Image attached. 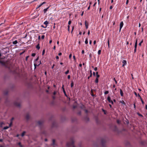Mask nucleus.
I'll return each instance as SVG.
<instances>
[{"instance_id":"obj_1","label":"nucleus","mask_w":147,"mask_h":147,"mask_svg":"<svg viewBox=\"0 0 147 147\" xmlns=\"http://www.w3.org/2000/svg\"><path fill=\"white\" fill-rule=\"evenodd\" d=\"M74 140L73 139H71V142L67 143V146L68 147H71V146H72V147H75V146L74 145Z\"/></svg>"},{"instance_id":"obj_2","label":"nucleus","mask_w":147,"mask_h":147,"mask_svg":"<svg viewBox=\"0 0 147 147\" xmlns=\"http://www.w3.org/2000/svg\"><path fill=\"white\" fill-rule=\"evenodd\" d=\"M106 140L105 139L102 138L101 140V143L102 147H105V145L106 143Z\"/></svg>"},{"instance_id":"obj_3","label":"nucleus","mask_w":147,"mask_h":147,"mask_svg":"<svg viewBox=\"0 0 147 147\" xmlns=\"http://www.w3.org/2000/svg\"><path fill=\"white\" fill-rule=\"evenodd\" d=\"M107 100L109 103H111L112 105L113 104V102L111 100V98L109 96L107 98Z\"/></svg>"},{"instance_id":"obj_4","label":"nucleus","mask_w":147,"mask_h":147,"mask_svg":"<svg viewBox=\"0 0 147 147\" xmlns=\"http://www.w3.org/2000/svg\"><path fill=\"white\" fill-rule=\"evenodd\" d=\"M140 144L143 145H145L147 144V142L145 140L141 141L140 142Z\"/></svg>"},{"instance_id":"obj_5","label":"nucleus","mask_w":147,"mask_h":147,"mask_svg":"<svg viewBox=\"0 0 147 147\" xmlns=\"http://www.w3.org/2000/svg\"><path fill=\"white\" fill-rule=\"evenodd\" d=\"M0 63L3 65L7 67V66L6 65V63L3 61H1L0 60Z\"/></svg>"},{"instance_id":"obj_6","label":"nucleus","mask_w":147,"mask_h":147,"mask_svg":"<svg viewBox=\"0 0 147 147\" xmlns=\"http://www.w3.org/2000/svg\"><path fill=\"white\" fill-rule=\"evenodd\" d=\"M14 105L18 107H20V103H18L16 102H15L14 103Z\"/></svg>"},{"instance_id":"obj_7","label":"nucleus","mask_w":147,"mask_h":147,"mask_svg":"<svg viewBox=\"0 0 147 147\" xmlns=\"http://www.w3.org/2000/svg\"><path fill=\"white\" fill-rule=\"evenodd\" d=\"M85 24L86 29H87L88 27V24L86 20L85 22Z\"/></svg>"},{"instance_id":"obj_8","label":"nucleus","mask_w":147,"mask_h":147,"mask_svg":"<svg viewBox=\"0 0 147 147\" xmlns=\"http://www.w3.org/2000/svg\"><path fill=\"white\" fill-rule=\"evenodd\" d=\"M123 64L122 65V66L123 67L124 66L127 64V61L126 60H123L122 61Z\"/></svg>"},{"instance_id":"obj_9","label":"nucleus","mask_w":147,"mask_h":147,"mask_svg":"<svg viewBox=\"0 0 147 147\" xmlns=\"http://www.w3.org/2000/svg\"><path fill=\"white\" fill-rule=\"evenodd\" d=\"M49 7L50 6H49L46 8L45 9H43V11L44 12V13H46L47 11L48 10V9H49Z\"/></svg>"},{"instance_id":"obj_10","label":"nucleus","mask_w":147,"mask_h":147,"mask_svg":"<svg viewBox=\"0 0 147 147\" xmlns=\"http://www.w3.org/2000/svg\"><path fill=\"white\" fill-rule=\"evenodd\" d=\"M37 123L39 126H40L43 124V122L40 121H38Z\"/></svg>"},{"instance_id":"obj_11","label":"nucleus","mask_w":147,"mask_h":147,"mask_svg":"<svg viewBox=\"0 0 147 147\" xmlns=\"http://www.w3.org/2000/svg\"><path fill=\"white\" fill-rule=\"evenodd\" d=\"M90 75L88 77V79H89L92 76V71L91 70H90Z\"/></svg>"},{"instance_id":"obj_12","label":"nucleus","mask_w":147,"mask_h":147,"mask_svg":"<svg viewBox=\"0 0 147 147\" xmlns=\"http://www.w3.org/2000/svg\"><path fill=\"white\" fill-rule=\"evenodd\" d=\"M55 140L54 139L53 140L52 143L51 144V145L53 146V147H55Z\"/></svg>"},{"instance_id":"obj_13","label":"nucleus","mask_w":147,"mask_h":147,"mask_svg":"<svg viewBox=\"0 0 147 147\" xmlns=\"http://www.w3.org/2000/svg\"><path fill=\"white\" fill-rule=\"evenodd\" d=\"M138 39H136V40L135 45H134V48H137V44H138Z\"/></svg>"},{"instance_id":"obj_14","label":"nucleus","mask_w":147,"mask_h":147,"mask_svg":"<svg viewBox=\"0 0 147 147\" xmlns=\"http://www.w3.org/2000/svg\"><path fill=\"white\" fill-rule=\"evenodd\" d=\"M123 25V21L121 22L120 24V27L121 28Z\"/></svg>"},{"instance_id":"obj_15","label":"nucleus","mask_w":147,"mask_h":147,"mask_svg":"<svg viewBox=\"0 0 147 147\" xmlns=\"http://www.w3.org/2000/svg\"><path fill=\"white\" fill-rule=\"evenodd\" d=\"M120 95H121V96H123V92L122 90L121 89H120Z\"/></svg>"},{"instance_id":"obj_16","label":"nucleus","mask_w":147,"mask_h":147,"mask_svg":"<svg viewBox=\"0 0 147 147\" xmlns=\"http://www.w3.org/2000/svg\"><path fill=\"white\" fill-rule=\"evenodd\" d=\"M119 102L120 103H122V104H123V105H126V104H125V102L123 100L120 101H119Z\"/></svg>"},{"instance_id":"obj_17","label":"nucleus","mask_w":147,"mask_h":147,"mask_svg":"<svg viewBox=\"0 0 147 147\" xmlns=\"http://www.w3.org/2000/svg\"><path fill=\"white\" fill-rule=\"evenodd\" d=\"M36 48L38 50L40 49V46L39 44H38L36 46Z\"/></svg>"},{"instance_id":"obj_18","label":"nucleus","mask_w":147,"mask_h":147,"mask_svg":"<svg viewBox=\"0 0 147 147\" xmlns=\"http://www.w3.org/2000/svg\"><path fill=\"white\" fill-rule=\"evenodd\" d=\"M44 24L47 26V25L49 24V22L47 21H46L44 22Z\"/></svg>"},{"instance_id":"obj_19","label":"nucleus","mask_w":147,"mask_h":147,"mask_svg":"<svg viewBox=\"0 0 147 147\" xmlns=\"http://www.w3.org/2000/svg\"><path fill=\"white\" fill-rule=\"evenodd\" d=\"M26 119L27 120H28L29 119V116L28 114H27L26 117Z\"/></svg>"},{"instance_id":"obj_20","label":"nucleus","mask_w":147,"mask_h":147,"mask_svg":"<svg viewBox=\"0 0 147 147\" xmlns=\"http://www.w3.org/2000/svg\"><path fill=\"white\" fill-rule=\"evenodd\" d=\"M74 85V83L73 81H71V88H72Z\"/></svg>"},{"instance_id":"obj_21","label":"nucleus","mask_w":147,"mask_h":147,"mask_svg":"<svg viewBox=\"0 0 147 147\" xmlns=\"http://www.w3.org/2000/svg\"><path fill=\"white\" fill-rule=\"evenodd\" d=\"M39 65V64H38V65H37V64L35 62V63H34V68L36 69V66H38Z\"/></svg>"},{"instance_id":"obj_22","label":"nucleus","mask_w":147,"mask_h":147,"mask_svg":"<svg viewBox=\"0 0 147 147\" xmlns=\"http://www.w3.org/2000/svg\"><path fill=\"white\" fill-rule=\"evenodd\" d=\"M18 42L17 40H16L13 42V44L14 45H16L18 43Z\"/></svg>"},{"instance_id":"obj_23","label":"nucleus","mask_w":147,"mask_h":147,"mask_svg":"<svg viewBox=\"0 0 147 147\" xmlns=\"http://www.w3.org/2000/svg\"><path fill=\"white\" fill-rule=\"evenodd\" d=\"M80 108L81 109H83L84 110V109H85V106L83 105H82V106H81V107H80Z\"/></svg>"},{"instance_id":"obj_24","label":"nucleus","mask_w":147,"mask_h":147,"mask_svg":"<svg viewBox=\"0 0 147 147\" xmlns=\"http://www.w3.org/2000/svg\"><path fill=\"white\" fill-rule=\"evenodd\" d=\"M137 114L140 117H143V115L141 114H140V113H138V112L137 113Z\"/></svg>"},{"instance_id":"obj_25","label":"nucleus","mask_w":147,"mask_h":147,"mask_svg":"<svg viewBox=\"0 0 147 147\" xmlns=\"http://www.w3.org/2000/svg\"><path fill=\"white\" fill-rule=\"evenodd\" d=\"M85 119L86 121H88L89 120V119L87 116H86L85 118Z\"/></svg>"},{"instance_id":"obj_26","label":"nucleus","mask_w":147,"mask_h":147,"mask_svg":"<svg viewBox=\"0 0 147 147\" xmlns=\"http://www.w3.org/2000/svg\"><path fill=\"white\" fill-rule=\"evenodd\" d=\"M88 39L87 38H86V40H85V43L86 44H87L88 43Z\"/></svg>"},{"instance_id":"obj_27","label":"nucleus","mask_w":147,"mask_h":147,"mask_svg":"<svg viewBox=\"0 0 147 147\" xmlns=\"http://www.w3.org/2000/svg\"><path fill=\"white\" fill-rule=\"evenodd\" d=\"M8 93V91H6L4 92V94L5 95H7Z\"/></svg>"},{"instance_id":"obj_28","label":"nucleus","mask_w":147,"mask_h":147,"mask_svg":"<svg viewBox=\"0 0 147 147\" xmlns=\"http://www.w3.org/2000/svg\"><path fill=\"white\" fill-rule=\"evenodd\" d=\"M98 82V79L97 78H96L95 80V83H97Z\"/></svg>"},{"instance_id":"obj_29","label":"nucleus","mask_w":147,"mask_h":147,"mask_svg":"<svg viewBox=\"0 0 147 147\" xmlns=\"http://www.w3.org/2000/svg\"><path fill=\"white\" fill-rule=\"evenodd\" d=\"M9 128V127L6 126L4 127L3 129H7Z\"/></svg>"},{"instance_id":"obj_30","label":"nucleus","mask_w":147,"mask_h":147,"mask_svg":"<svg viewBox=\"0 0 147 147\" xmlns=\"http://www.w3.org/2000/svg\"><path fill=\"white\" fill-rule=\"evenodd\" d=\"M46 3V2H44L40 4L39 5L40 6V7H41L42 5L44 4H45Z\"/></svg>"},{"instance_id":"obj_31","label":"nucleus","mask_w":147,"mask_h":147,"mask_svg":"<svg viewBox=\"0 0 147 147\" xmlns=\"http://www.w3.org/2000/svg\"><path fill=\"white\" fill-rule=\"evenodd\" d=\"M143 40H141V41L140 42V43H139V45L140 46L141 45L142 43H143Z\"/></svg>"},{"instance_id":"obj_32","label":"nucleus","mask_w":147,"mask_h":147,"mask_svg":"<svg viewBox=\"0 0 147 147\" xmlns=\"http://www.w3.org/2000/svg\"><path fill=\"white\" fill-rule=\"evenodd\" d=\"M13 122L10 121V123L9 124V127H11L12 125Z\"/></svg>"},{"instance_id":"obj_33","label":"nucleus","mask_w":147,"mask_h":147,"mask_svg":"<svg viewBox=\"0 0 147 147\" xmlns=\"http://www.w3.org/2000/svg\"><path fill=\"white\" fill-rule=\"evenodd\" d=\"M25 133H26L25 131H24L22 133V134H21V136H22V137H23V136H24V135L25 134Z\"/></svg>"},{"instance_id":"obj_34","label":"nucleus","mask_w":147,"mask_h":147,"mask_svg":"<svg viewBox=\"0 0 147 147\" xmlns=\"http://www.w3.org/2000/svg\"><path fill=\"white\" fill-rule=\"evenodd\" d=\"M63 92L64 93V94H65V95L67 97V95L66 94V92H65V90H63Z\"/></svg>"},{"instance_id":"obj_35","label":"nucleus","mask_w":147,"mask_h":147,"mask_svg":"<svg viewBox=\"0 0 147 147\" xmlns=\"http://www.w3.org/2000/svg\"><path fill=\"white\" fill-rule=\"evenodd\" d=\"M39 59V57H38L35 60V62L37 64V61H38V60Z\"/></svg>"},{"instance_id":"obj_36","label":"nucleus","mask_w":147,"mask_h":147,"mask_svg":"<svg viewBox=\"0 0 147 147\" xmlns=\"http://www.w3.org/2000/svg\"><path fill=\"white\" fill-rule=\"evenodd\" d=\"M84 110L85 111L86 113H88V111L87 110L85 109H84Z\"/></svg>"},{"instance_id":"obj_37","label":"nucleus","mask_w":147,"mask_h":147,"mask_svg":"<svg viewBox=\"0 0 147 147\" xmlns=\"http://www.w3.org/2000/svg\"><path fill=\"white\" fill-rule=\"evenodd\" d=\"M109 93V91H108V90L104 92V94H108Z\"/></svg>"},{"instance_id":"obj_38","label":"nucleus","mask_w":147,"mask_h":147,"mask_svg":"<svg viewBox=\"0 0 147 147\" xmlns=\"http://www.w3.org/2000/svg\"><path fill=\"white\" fill-rule=\"evenodd\" d=\"M101 50H99L98 51V55H100L101 53Z\"/></svg>"},{"instance_id":"obj_39","label":"nucleus","mask_w":147,"mask_h":147,"mask_svg":"<svg viewBox=\"0 0 147 147\" xmlns=\"http://www.w3.org/2000/svg\"><path fill=\"white\" fill-rule=\"evenodd\" d=\"M45 52V49H44V50H43L42 51V55H44Z\"/></svg>"},{"instance_id":"obj_40","label":"nucleus","mask_w":147,"mask_h":147,"mask_svg":"<svg viewBox=\"0 0 147 147\" xmlns=\"http://www.w3.org/2000/svg\"><path fill=\"white\" fill-rule=\"evenodd\" d=\"M91 95L92 96H95L93 94V92L92 91V90L91 91Z\"/></svg>"},{"instance_id":"obj_41","label":"nucleus","mask_w":147,"mask_h":147,"mask_svg":"<svg viewBox=\"0 0 147 147\" xmlns=\"http://www.w3.org/2000/svg\"><path fill=\"white\" fill-rule=\"evenodd\" d=\"M69 70L68 69L65 72V74H68L69 73Z\"/></svg>"},{"instance_id":"obj_42","label":"nucleus","mask_w":147,"mask_h":147,"mask_svg":"<svg viewBox=\"0 0 147 147\" xmlns=\"http://www.w3.org/2000/svg\"><path fill=\"white\" fill-rule=\"evenodd\" d=\"M3 122H1L0 123V126L1 127H2V125L3 124Z\"/></svg>"},{"instance_id":"obj_43","label":"nucleus","mask_w":147,"mask_h":147,"mask_svg":"<svg viewBox=\"0 0 147 147\" xmlns=\"http://www.w3.org/2000/svg\"><path fill=\"white\" fill-rule=\"evenodd\" d=\"M18 144L20 147H22V146L21 145V143L20 142H19Z\"/></svg>"},{"instance_id":"obj_44","label":"nucleus","mask_w":147,"mask_h":147,"mask_svg":"<svg viewBox=\"0 0 147 147\" xmlns=\"http://www.w3.org/2000/svg\"><path fill=\"white\" fill-rule=\"evenodd\" d=\"M73 58L74 60L75 61H76V58L75 56V55H74L73 56Z\"/></svg>"},{"instance_id":"obj_45","label":"nucleus","mask_w":147,"mask_h":147,"mask_svg":"<svg viewBox=\"0 0 147 147\" xmlns=\"http://www.w3.org/2000/svg\"><path fill=\"white\" fill-rule=\"evenodd\" d=\"M32 57H34L36 55V53H33L32 54Z\"/></svg>"},{"instance_id":"obj_46","label":"nucleus","mask_w":147,"mask_h":147,"mask_svg":"<svg viewBox=\"0 0 147 147\" xmlns=\"http://www.w3.org/2000/svg\"><path fill=\"white\" fill-rule=\"evenodd\" d=\"M113 80L115 81V83L116 84H117V80H116L115 79V78H113Z\"/></svg>"},{"instance_id":"obj_47","label":"nucleus","mask_w":147,"mask_h":147,"mask_svg":"<svg viewBox=\"0 0 147 147\" xmlns=\"http://www.w3.org/2000/svg\"><path fill=\"white\" fill-rule=\"evenodd\" d=\"M137 48H134V53H135L136 51Z\"/></svg>"},{"instance_id":"obj_48","label":"nucleus","mask_w":147,"mask_h":147,"mask_svg":"<svg viewBox=\"0 0 147 147\" xmlns=\"http://www.w3.org/2000/svg\"><path fill=\"white\" fill-rule=\"evenodd\" d=\"M108 47L109 48V40L108 39Z\"/></svg>"},{"instance_id":"obj_49","label":"nucleus","mask_w":147,"mask_h":147,"mask_svg":"<svg viewBox=\"0 0 147 147\" xmlns=\"http://www.w3.org/2000/svg\"><path fill=\"white\" fill-rule=\"evenodd\" d=\"M45 37V36L44 35H42L41 36V38L42 39H43Z\"/></svg>"},{"instance_id":"obj_50","label":"nucleus","mask_w":147,"mask_h":147,"mask_svg":"<svg viewBox=\"0 0 147 147\" xmlns=\"http://www.w3.org/2000/svg\"><path fill=\"white\" fill-rule=\"evenodd\" d=\"M92 57V54H91L90 53L89 54V58H90V59H91Z\"/></svg>"},{"instance_id":"obj_51","label":"nucleus","mask_w":147,"mask_h":147,"mask_svg":"<svg viewBox=\"0 0 147 147\" xmlns=\"http://www.w3.org/2000/svg\"><path fill=\"white\" fill-rule=\"evenodd\" d=\"M140 100H141V102H142V104H144V101L143 100H142V98H141Z\"/></svg>"},{"instance_id":"obj_52","label":"nucleus","mask_w":147,"mask_h":147,"mask_svg":"<svg viewBox=\"0 0 147 147\" xmlns=\"http://www.w3.org/2000/svg\"><path fill=\"white\" fill-rule=\"evenodd\" d=\"M71 20H69L68 22V24H69V25L71 24Z\"/></svg>"},{"instance_id":"obj_53","label":"nucleus","mask_w":147,"mask_h":147,"mask_svg":"<svg viewBox=\"0 0 147 147\" xmlns=\"http://www.w3.org/2000/svg\"><path fill=\"white\" fill-rule=\"evenodd\" d=\"M29 57V56H27L26 57V61H27V60H28V58Z\"/></svg>"},{"instance_id":"obj_54","label":"nucleus","mask_w":147,"mask_h":147,"mask_svg":"<svg viewBox=\"0 0 147 147\" xmlns=\"http://www.w3.org/2000/svg\"><path fill=\"white\" fill-rule=\"evenodd\" d=\"M98 69H97V67H95L94 68V70L95 71H96Z\"/></svg>"},{"instance_id":"obj_55","label":"nucleus","mask_w":147,"mask_h":147,"mask_svg":"<svg viewBox=\"0 0 147 147\" xmlns=\"http://www.w3.org/2000/svg\"><path fill=\"white\" fill-rule=\"evenodd\" d=\"M72 57V54H70L69 55V58L70 59H71V58Z\"/></svg>"},{"instance_id":"obj_56","label":"nucleus","mask_w":147,"mask_h":147,"mask_svg":"<svg viewBox=\"0 0 147 147\" xmlns=\"http://www.w3.org/2000/svg\"><path fill=\"white\" fill-rule=\"evenodd\" d=\"M96 78H97L98 79V78L100 77V75L99 74L96 75Z\"/></svg>"},{"instance_id":"obj_57","label":"nucleus","mask_w":147,"mask_h":147,"mask_svg":"<svg viewBox=\"0 0 147 147\" xmlns=\"http://www.w3.org/2000/svg\"><path fill=\"white\" fill-rule=\"evenodd\" d=\"M14 119V118L13 117H12L10 120V121L12 122V121H13V120Z\"/></svg>"},{"instance_id":"obj_58","label":"nucleus","mask_w":147,"mask_h":147,"mask_svg":"<svg viewBox=\"0 0 147 147\" xmlns=\"http://www.w3.org/2000/svg\"><path fill=\"white\" fill-rule=\"evenodd\" d=\"M41 27H42L44 28H46L47 27V26H43L42 25H41Z\"/></svg>"},{"instance_id":"obj_59","label":"nucleus","mask_w":147,"mask_h":147,"mask_svg":"<svg viewBox=\"0 0 147 147\" xmlns=\"http://www.w3.org/2000/svg\"><path fill=\"white\" fill-rule=\"evenodd\" d=\"M137 96L139 97L140 98V99H141V98H142L139 94H138L137 95Z\"/></svg>"},{"instance_id":"obj_60","label":"nucleus","mask_w":147,"mask_h":147,"mask_svg":"<svg viewBox=\"0 0 147 147\" xmlns=\"http://www.w3.org/2000/svg\"><path fill=\"white\" fill-rule=\"evenodd\" d=\"M78 114L79 115H80L81 114V111H79V112L78 113Z\"/></svg>"},{"instance_id":"obj_61","label":"nucleus","mask_w":147,"mask_h":147,"mask_svg":"<svg viewBox=\"0 0 147 147\" xmlns=\"http://www.w3.org/2000/svg\"><path fill=\"white\" fill-rule=\"evenodd\" d=\"M134 94H135V96H137V94L136 93V92H134Z\"/></svg>"},{"instance_id":"obj_62","label":"nucleus","mask_w":147,"mask_h":147,"mask_svg":"<svg viewBox=\"0 0 147 147\" xmlns=\"http://www.w3.org/2000/svg\"><path fill=\"white\" fill-rule=\"evenodd\" d=\"M128 2H129V0H127L126 2V5H127L128 4Z\"/></svg>"},{"instance_id":"obj_63","label":"nucleus","mask_w":147,"mask_h":147,"mask_svg":"<svg viewBox=\"0 0 147 147\" xmlns=\"http://www.w3.org/2000/svg\"><path fill=\"white\" fill-rule=\"evenodd\" d=\"M117 123L118 124H119L120 123V121L119 120L117 121Z\"/></svg>"},{"instance_id":"obj_64","label":"nucleus","mask_w":147,"mask_h":147,"mask_svg":"<svg viewBox=\"0 0 147 147\" xmlns=\"http://www.w3.org/2000/svg\"><path fill=\"white\" fill-rule=\"evenodd\" d=\"M92 40H90V42H89V44H90V45H91V44H92Z\"/></svg>"}]
</instances>
